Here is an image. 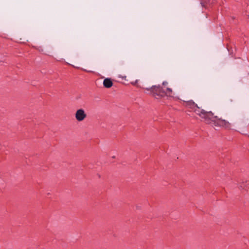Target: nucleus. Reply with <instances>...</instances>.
<instances>
[{"label": "nucleus", "instance_id": "obj_1", "mask_svg": "<svg viewBox=\"0 0 249 249\" xmlns=\"http://www.w3.org/2000/svg\"><path fill=\"white\" fill-rule=\"evenodd\" d=\"M145 89L149 91L152 95L159 98L165 95L171 96L173 94L172 89L169 88H167L166 90H165L161 89L160 86H152L150 88H146Z\"/></svg>", "mask_w": 249, "mask_h": 249}, {"label": "nucleus", "instance_id": "obj_7", "mask_svg": "<svg viewBox=\"0 0 249 249\" xmlns=\"http://www.w3.org/2000/svg\"><path fill=\"white\" fill-rule=\"evenodd\" d=\"M136 82H137V81L135 83H132V84L135 85L136 83Z\"/></svg>", "mask_w": 249, "mask_h": 249}, {"label": "nucleus", "instance_id": "obj_3", "mask_svg": "<svg viewBox=\"0 0 249 249\" xmlns=\"http://www.w3.org/2000/svg\"><path fill=\"white\" fill-rule=\"evenodd\" d=\"M213 117L212 118L210 119L209 121H206L207 123H210V121L213 122H216L218 125L223 126L225 127H228L230 126V123L226 121L225 120H223L220 118H218L217 116H214L213 115Z\"/></svg>", "mask_w": 249, "mask_h": 249}, {"label": "nucleus", "instance_id": "obj_2", "mask_svg": "<svg viewBox=\"0 0 249 249\" xmlns=\"http://www.w3.org/2000/svg\"><path fill=\"white\" fill-rule=\"evenodd\" d=\"M186 105L190 107H196L195 111L196 113L200 117L204 119L205 121H209L210 119L212 118L213 117V113L211 111H206L204 109H200L197 105L192 100L188 101Z\"/></svg>", "mask_w": 249, "mask_h": 249}, {"label": "nucleus", "instance_id": "obj_8", "mask_svg": "<svg viewBox=\"0 0 249 249\" xmlns=\"http://www.w3.org/2000/svg\"><path fill=\"white\" fill-rule=\"evenodd\" d=\"M248 17H249V15H248Z\"/></svg>", "mask_w": 249, "mask_h": 249}, {"label": "nucleus", "instance_id": "obj_5", "mask_svg": "<svg viewBox=\"0 0 249 249\" xmlns=\"http://www.w3.org/2000/svg\"><path fill=\"white\" fill-rule=\"evenodd\" d=\"M112 82L111 80V79L107 78L104 79L103 81V85L105 87L107 88H109L112 87Z\"/></svg>", "mask_w": 249, "mask_h": 249}, {"label": "nucleus", "instance_id": "obj_6", "mask_svg": "<svg viewBox=\"0 0 249 249\" xmlns=\"http://www.w3.org/2000/svg\"><path fill=\"white\" fill-rule=\"evenodd\" d=\"M162 85L163 86H166L168 85V82L167 81H164L163 83H162Z\"/></svg>", "mask_w": 249, "mask_h": 249}, {"label": "nucleus", "instance_id": "obj_4", "mask_svg": "<svg viewBox=\"0 0 249 249\" xmlns=\"http://www.w3.org/2000/svg\"><path fill=\"white\" fill-rule=\"evenodd\" d=\"M75 117L77 121L81 122L87 117V114L83 109L81 108L77 110L75 114Z\"/></svg>", "mask_w": 249, "mask_h": 249}]
</instances>
